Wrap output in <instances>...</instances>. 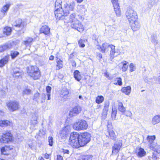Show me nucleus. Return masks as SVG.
Instances as JSON below:
<instances>
[{"label": "nucleus", "mask_w": 160, "mask_h": 160, "mask_svg": "<svg viewBox=\"0 0 160 160\" xmlns=\"http://www.w3.org/2000/svg\"><path fill=\"white\" fill-rule=\"evenodd\" d=\"M61 0H56L55 3L54 14L57 19H64L62 15L63 9L62 7Z\"/></svg>", "instance_id": "obj_1"}, {"label": "nucleus", "mask_w": 160, "mask_h": 160, "mask_svg": "<svg viewBox=\"0 0 160 160\" xmlns=\"http://www.w3.org/2000/svg\"><path fill=\"white\" fill-rule=\"evenodd\" d=\"M27 72L28 75L34 80L39 79L41 76L40 70L37 67L31 66L28 67Z\"/></svg>", "instance_id": "obj_2"}, {"label": "nucleus", "mask_w": 160, "mask_h": 160, "mask_svg": "<svg viewBox=\"0 0 160 160\" xmlns=\"http://www.w3.org/2000/svg\"><path fill=\"white\" fill-rule=\"evenodd\" d=\"M80 135L76 132H73L70 134L69 142L73 148H78L80 147L79 139Z\"/></svg>", "instance_id": "obj_3"}, {"label": "nucleus", "mask_w": 160, "mask_h": 160, "mask_svg": "<svg viewBox=\"0 0 160 160\" xmlns=\"http://www.w3.org/2000/svg\"><path fill=\"white\" fill-rule=\"evenodd\" d=\"M91 134L88 132H85L81 133L79 139L80 147L83 146L88 143L91 140Z\"/></svg>", "instance_id": "obj_4"}, {"label": "nucleus", "mask_w": 160, "mask_h": 160, "mask_svg": "<svg viewBox=\"0 0 160 160\" xmlns=\"http://www.w3.org/2000/svg\"><path fill=\"white\" fill-rule=\"evenodd\" d=\"M88 127V125L87 122L83 119L79 120L73 125V128L78 131L86 130Z\"/></svg>", "instance_id": "obj_5"}, {"label": "nucleus", "mask_w": 160, "mask_h": 160, "mask_svg": "<svg viewBox=\"0 0 160 160\" xmlns=\"http://www.w3.org/2000/svg\"><path fill=\"white\" fill-rule=\"evenodd\" d=\"M125 14L129 22H131L132 21L137 20L138 18V15L136 12L132 8H128Z\"/></svg>", "instance_id": "obj_6"}, {"label": "nucleus", "mask_w": 160, "mask_h": 160, "mask_svg": "<svg viewBox=\"0 0 160 160\" xmlns=\"http://www.w3.org/2000/svg\"><path fill=\"white\" fill-rule=\"evenodd\" d=\"M75 6L74 2H72L69 4L66 3L64 5L62 15H64L63 18L65 19V17L68 15L69 13V10L72 11Z\"/></svg>", "instance_id": "obj_7"}, {"label": "nucleus", "mask_w": 160, "mask_h": 160, "mask_svg": "<svg viewBox=\"0 0 160 160\" xmlns=\"http://www.w3.org/2000/svg\"><path fill=\"white\" fill-rule=\"evenodd\" d=\"M8 110L12 112H14L18 110L20 107L19 102L16 101H10L7 103Z\"/></svg>", "instance_id": "obj_8"}, {"label": "nucleus", "mask_w": 160, "mask_h": 160, "mask_svg": "<svg viewBox=\"0 0 160 160\" xmlns=\"http://www.w3.org/2000/svg\"><path fill=\"white\" fill-rule=\"evenodd\" d=\"M46 95L45 94L42 93L40 94L37 92L35 93L33 97V99L36 101L38 103H42L45 102Z\"/></svg>", "instance_id": "obj_9"}, {"label": "nucleus", "mask_w": 160, "mask_h": 160, "mask_svg": "<svg viewBox=\"0 0 160 160\" xmlns=\"http://www.w3.org/2000/svg\"><path fill=\"white\" fill-rule=\"evenodd\" d=\"M12 25L16 27L22 29L23 33L24 32V28L26 25V23L22 21V19L19 18L16 20L12 24Z\"/></svg>", "instance_id": "obj_10"}, {"label": "nucleus", "mask_w": 160, "mask_h": 160, "mask_svg": "<svg viewBox=\"0 0 160 160\" xmlns=\"http://www.w3.org/2000/svg\"><path fill=\"white\" fill-rule=\"evenodd\" d=\"M12 135L11 133L9 132L3 133L0 139V141L3 143H8L12 140Z\"/></svg>", "instance_id": "obj_11"}, {"label": "nucleus", "mask_w": 160, "mask_h": 160, "mask_svg": "<svg viewBox=\"0 0 160 160\" xmlns=\"http://www.w3.org/2000/svg\"><path fill=\"white\" fill-rule=\"evenodd\" d=\"M72 28L77 30L80 32H82L84 30V27L78 20H76L74 22L72 23L71 25Z\"/></svg>", "instance_id": "obj_12"}, {"label": "nucleus", "mask_w": 160, "mask_h": 160, "mask_svg": "<svg viewBox=\"0 0 160 160\" xmlns=\"http://www.w3.org/2000/svg\"><path fill=\"white\" fill-rule=\"evenodd\" d=\"M112 2L117 16H120L121 15V12L118 0H112Z\"/></svg>", "instance_id": "obj_13"}, {"label": "nucleus", "mask_w": 160, "mask_h": 160, "mask_svg": "<svg viewBox=\"0 0 160 160\" xmlns=\"http://www.w3.org/2000/svg\"><path fill=\"white\" fill-rule=\"evenodd\" d=\"M68 94V90L66 88H63L61 91L60 94V96L62 98V100L64 101L68 99L69 97Z\"/></svg>", "instance_id": "obj_14"}, {"label": "nucleus", "mask_w": 160, "mask_h": 160, "mask_svg": "<svg viewBox=\"0 0 160 160\" xmlns=\"http://www.w3.org/2000/svg\"><path fill=\"white\" fill-rule=\"evenodd\" d=\"M122 146V141L119 140L116 142L112 146V153H117L119 151Z\"/></svg>", "instance_id": "obj_15"}, {"label": "nucleus", "mask_w": 160, "mask_h": 160, "mask_svg": "<svg viewBox=\"0 0 160 160\" xmlns=\"http://www.w3.org/2000/svg\"><path fill=\"white\" fill-rule=\"evenodd\" d=\"M81 111V108L79 106H76L70 111L69 115L70 117L76 116L79 114Z\"/></svg>", "instance_id": "obj_16"}, {"label": "nucleus", "mask_w": 160, "mask_h": 160, "mask_svg": "<svg viewBox=\"0 0 160 160\" xmlns=\"http://www.w3.org/2000/svg\"><path fill=\"white\" fill-rule=\"evenodd\" d=\"M131 28L133 31L138 30L140 27V25L138 21L135 20L132 21L131 22H130Z\"/></svg>", "instance_id": "obj_17"}, {"label": "nucleus", "mask_w": 160, "mask_h": 160, "mask_svg": "<svg viewBox=\"0 0 160 160\" xmlns=\"http://www.w3.org/2000/svg\"><path fill=\"white\" fill-rule=\"evenodd\" d=\"M40 32L41 33L49 35L50 33V28L47 26H43L40 28Z\"/></svg>", "instance_id": "obj_18"}, {"label": "nucleus", "mask_w": 160, "mask_h": 160, "mask_svg": "<svg viewBox=\"0 0 160 160\" xmlns=\"http://www.w3.org/2000/svg\"><path fill=\"white\" fill-rule=\"evenodd\" d=\"M110 45L108 43H104L102 44V47L99 46L97 48L98 49H101L100 51L104 53L108 51V48L110 47Z\"/></svg>", "instance_id": "obj_19"}, {"label": "nucleus", "mask_w": 160, "mask_h": 160, "mask_svg": "<svg viewBox=\"0 0 160 160\" xmlns=\"http://www.w3.org/2000/svg\"><path fill=\"white\" fill-rule=\"evenodd\" d=\"M70 129H68V127H66L61 131L59 137L62 139H64L66 137V135L68 134L67 132L69 131Z\"/></svg>", "instance_id": "obj_20"}, {"label": "nucleus", "mask_w": 160, "mask_h": 160, "mask_svg": "<svg viewBox=\"0 0 160 160\" xmlns=\"http://www.w3.org/2000/svg\"><path fill=\"white\" fill-rule=\"evenodd\" d=\"M108 132L109 135V138L114 141H115L116 139L117 136L112 129L108 128Z\"/></svg>", "instance_id": "obj_21"}, {"label": "nucleus", "mask_w": 160, "mask_h": 160, "mask_svg": "<svg viewBox=\"0 0 160 160\" xmlns=\"http://www.w3.org/2000/svg\"><path fill=\"white\" fill-rule=\"evenodd\" d=\"M10 5L11 4L10 3H8L4 5L2 7L1 10V12L2 13V18L6 15L5 14L9 9Z\"/></svg>", "instance_id": "obj_22"}, {"label": "nucleus", "mask_w": 160, "mask_h": 160, "mask_svg": "<svg viewBox=\"0 0 160 160\" xmlns=\"http://www.w3.org/2000/svg\"><path fill=\"white\" fill-rule=\"evenodd\" d=\"M12 72L13 77L16 78H18L22 74V72L19 69L16 68H14L12 70Z\"/></svg>", "instance_id": "obj_23"}, {"label": "nucleus", "mask_w": 160, "mask_h": 160, "mask_svg": "<svg viewBox=\"0 0 160 160\" xmlns=\"http://www.w3.org/2000/svg\"><path fill=\"white\" fill-rule=\"evenodd\" d=\"M136 153L138 157H142L145 155L146 152L143 148H140L138 149H137Z\"/></svg>", "instance_id": "obj_24"}, {"label": "nucleus", "mask_w": 160, "mask_h": 160, "mask_svg": "<svg viewBox=\"0 0 160 160\" xmlns=\"http://www.w3.org/2000/svg\"><path fill=\"white\" fill-rule=\"evenodd\" d=\"M9 56L7 55L0 60V67H2L8 62Z\"/></svg>", "instance_id": "obj_25"}, {"label": "nucleus", "mask_w": 160, "mask_h": 160, "mask_svg": "<svg viewBox=\"0 0 160 160\" xmlns=\"http://www.w3.org/2000/svg\"><path fill=\"white\" fill-rule=\"evenodd\" d=\"M111 48L110 50V59L111 61L114 58V57L115 54L116 52L115 50V46L112 44L110 45V47Z\"/></svg>", "instance_id": "obj_26"}, {"label": "nucleus", "mask_w": 160, "mask_h": 160, "mask_svg": "<svg viewBox=\"0 0 160 160\" xmlns=\"http://www.w3.org/2000/svg\"><path fill=\"white\" fill-rule=\"evenodd\" d=\"M12 46L11 45L10 43H8L5 45L0 46V53L11 48Z\"/></svg>", "instance_id": "obj_27"}, {"label": "nucleus", "mask_w": 160, "mask_h": 160, "mask_svg": "<svg viewBox=\"0 0 160 160\" xmlns=\"http://www.w3.org/2000/svg\"><path fill=\"white\" fill-rule=\"evenodd\" d=\"M74 77L75 80L78 81H80L82 77L80 72L78 70H76L74 72Z\"/></svg>", "instance_id": "obj_28"}, {"label": "nucleus", "mask_w": 160, "mask_h": 160, "mask_svg": "<svg viewBox=\"0 0 160 160\" xmlns=\"http://www.w3.org/2000/svg\"><path fill=\"white\" fill-rule=\"evenodd\" d=\"M160 122V115H156L152 118V123L153 125H155Z\"/></svg>", "instance_id": "obj_29"}, {"label": "nucleus", "mask_w": 160, "mask_h": 160, "mask_svg": "<svg viewBox=\"0 0 160 160\" xmlns=\"http://www.w3.org/2000/svg\"><path fill=\"white\" fill-rule=\"evenodd\" d=\"M131 88L130 86H128L126 87L123 88L121 90V91L126 94L129 95L131 91Z\"/></svg>", "instance_id": "obj_30"}, {"label": "nucleus", "mask_w": 160, "mask_h": 160, "mask_svg": "<svg viewBox=\"0 0 160 160\" xmlns=\"http://www.w3.org/2000/svg\"><path fill=\"white\" fill-rule=\"evenodd\" d=\"M78 11L81 15L83 16L85 14V13L86 12L87 9L85 8L84 5H82L79 7Z\"/></svg>", "instance_id": "obj_31"}, {"label": "nucleus", "mask_w": 160, "mask_h": 160, "mask_svg": "<svg viewBox=\"0 0 160 160\" xmlns=\"http://www.w3.org/2000/svg\"><path fill=\"white\" fill-rule=\"evenodd\" d=\"M33 40V39L32 38L27 37L26 38L25 40L23 41V43L26 46H28L31 44Z\"/></svg>", "instance_id": "obj_32"}, {"label": "nucleus", "mask_w": 160, "mask_h": 160, "mask_svg": "<svg viewBox=\"0 0 160 160\" xmlns=\"http://www.w3.org/2000/svg\"><path fill=\"white\" fill-rule=\"evenodd\" d=\"M159 0H148V6L149 8H151L154 5L159 2Z\"/></svg>", "instance_id": "obj_33"}, {"label": "nucleus", "mask_w": 160, "mask_h": 160, "mask_svg": "<svg viewBox=\"0 0 160 160\" xmlns=\"http://www.w3.org/2000/svg\"><path fill=\"white\" fill-rule=\"evenodd\" d=\"M118 109L122 113H124L126 111V108L123 106V104L122 102H118Z\"/></svg>", "instance_id": "obj_34"}, {"label": "nucleus", "mask_w": 160, "mask_h": 160, "mask_svg": "<svg viewBox=\"0 0 160 160\" xmlns=\"http://www.w3.org/2000/svg\"><path fill=\"white\" fill-rule=\"evenodd\" d=\"M156 138V137L155 135L148 136L147 138V140L150 143V147H152L151 144H154L153 142Z\"/></svg>", "instance_id": "obj_35"}, {"label": "nucleus", "mask_w": 160, "mask_h": 160, "mask_svg": "<svg viewBox=\"0 0 160 160\" xmlns=\"http://www.w3.org/2000/svg\"><path fill=\"white\" fill-rule=\"evenodd\" d=\"M11 149L9 148V146H5L4 147H3L1 149V153L5 155H8V153L7 152V151Z\"/></svg>", "instance_id": "obj_36"}, {"label": "nucleus", "mask_w": 160, "mask_h": 160, "mask_svg": "<svg viewBox=\"0 0 160 160\" xmlns=\"http://www.w3.org/2000/svg\"><path fill=\"white\" fill-rule=\"evenodd\" d=\"M11 29L10 28L7 27L4 28L3 30V33L4 34L7 36L9 35L11 32Z\"/></svg>", "instance_id": "obj_37"}, {"label": "nucleus", "mask_w": 160, "mask_h": 160, "mask_svg": "<svg viewBox=\"0 0 160 160\" xmlns=\"http://www.w3.org/2000/svg\"><path fill=\"white\" fill-rule=\"evenodd\" d=\"M37 117L35 114H33L32 115V118L31 120V123L33 125H36L38 123L37 120Z\"/></svg>", "instance_id": "obj_38"}, {"label": "nucleus", "mask_w": 160, "mask_h": 160, "mask_svg": "<svg viewBox=\"0 0 160 160\" xmlns=\"http://www.w3.org/2000/svg\"><path fill=\"white\" fill-rule=\"evenodd\" d=\"M104 98L102 96H98L96 98L95 102L98 104L102 103L104 101Z\"/></svg>", "instance_id": "obj_39"}, {"label": "nucleus", "mask_w": 160, "mask_h": 160, "mask_svg": "<svg viewBox=\"0 0 160 160\" xmlns=\"http://www.w3.org/2000/svg\"><path fill=\"white\" fill-rule=\"evenodd\" d=\"M10 123V122L7 120L0 121V126L1 127H6L8 126Z\"/></svg>", "instance_id": "obj_40"}, {"label": "nucleus", "mask_w": 160, "mask_h": 160, "mask_svg": "<svg viewBox=\"0 0 160 160\" xmlns=\"http://www.w3.org/2000/svg\"><path fill=\"white\" fill-rule=\"evenodd\" d=\"M75 16L76 14L75 13H72L70 15L69 19V22L72 23L76 21V20H78L75 18Z\"/></svg>", "instance_id": "obj_41"}, {"label": "nucleus", "mask_w": 160, "mask_h": 160, "mask_svg": "<svg viewBox=\"0 0 160 160\" xmlns=\"http://www.w3.org/2000/svg\"><path fill=\"white\" fill-rule=\"evenodd\" d=\"M157 144V143L156 144ZM152 147L154 149V150L156 151L158 153L160 154V146L155 145L154 144H151Z\"/></svg>", "instance_id": "obj_42"}, {"label": "nucleus", "mask_w": 160, "mask_h": 160, "mask_svg": "<svg viewBox=\"0 0 160 160\" xmlns=\"http://www.w3.org/2000/svg\"><path fill=\"white\" fill-rule=\"evenodd\" d=\"M122 70L123 72H125L128 69V62L124 61V62H122Z\"/></svg>", "instance_id": "obj_43"}, {"label": "nucleus", "mask_w": 160, "mask_h": 160, "mask_svg": "<svg viewBox=\"0 0 160 160\" xmlns=\"http://www.w3.org/2000/svg\"><path fill=\"white\" fill-rule=\"evenodd\" d=\"M19 54V52L17 51H12L10 53V55L12 59L16 58Z\"/></svg>", "instance_id": "obj_44"}, {"label": "nucleus", "mask_w": 160, "mask_h": 160, "mask_svg": "<svg viewBox=\"0 0 160 160\" xmlns=\"http://www.w3.org/2000/svg\"><path fill=\"white\" fill-rule=\"evenodd\" d=\"M57 66L58 68V69H60L62 67L63 64L62 60L60 58H58L57 60Z\"/></svg>", "instance_id": "obj_45"}, {"label": "nucleus", "mask_w": 160, "mask_h": 160, "mask_svg": "<svg viewBox=\"0 0 160 160\" xmlns=\"http://www.w3.org/2000/svg\"><path fill=\"white\" fill-rule=\"evenodd\" d=\"M115 81H117V82H114V84L118 85L119 86H121L122 85V79L121 78H116Z\"/></svg>", "instance_id": "obj_46"}, {"label": "nucleus", "mask_w": 160, "mask_h": 160, "mask_svg": "<svg viewBox=\"0 0 160 160\" xmlns=\"http://www.w3.org/2000/svg\"><path fill=\"white\" fill-rule=\"evenodd\" d=\"M151 42L154 44H157L158 43V41L157 40V37L154 35H152L151 37Z\"/></svg>", "instance_id": "obj_47"}, {"label": "nucleus", "mask_w": 160, "mask_h": 160, "mask_svg": "<svg viewBox=\"0 0 160 160\" xmlns=\"http://www.w3.org/2000/svg\"><path fill=\"white\" fill-rule=\"evenodd\" d=\"M117 113V110L115 109H113L112 108V118L113 119H115Z\"/></svg>", "instance_id": "obj_48"}, {"label": "nucleus", "mask_w": 160, "mask_h": 160, "mask_svg": "<svg viewBox=\"0 0 160 160\" xmlns=\"http://www.w3.org/2000/svg\"><path fill=\"white\" fill-rule=\"evenodd\" d=\"M31 93V90L29 89L26 88L23 91L22 93L24 95H29Z\"/></svg>", "instance_id": "obj_49"}, {"label": "nucleus", "mask_w": 160, "mask_h": 160, "mask_svg": "<svg viewBox=\"0 0 160 160\" xmlns=\"http://www.w3.org/2000/svg\"><path fill=\"white\" fill-rule=\"evenodd\" d=\"M82 158L84 160H92V155H88L83 156Z\"/></svg>", "instance_id": "obj_50"}, {"label": "nucleus", "mask_w": 160, "mask_h": 160, "mask_svg": "<svg viewBox=\"0 0 160 160\" xmlns=\"http://www.w3.org/2000/svg\"><path fill=\"white\" fill-rule=\"evenodd\" d=\"M85 41L82 39L78 41V44L80 47L81 48H83L85 47V45L84 44Z\"/></svg>", "instance_id": "obj_51"}, {"label": "nucleus", "mask_w": 160, "mask_h": 160, "mask_svg": "<svg viewBox=\"0 0 160 160\" xmlns=\"http://www.w3.org/2000/svg\"><path fill=\"white\" fill-rule=\"evenodd\" d=\"M129 68H130V71L131 72L134 71L136 69L135 66L132 63L130 64Z\"/></svg>", "instance_id": "obj_52"}, {"label": "nucleus", "mask_w": 160, "mask_h": 160, "mask_svg": "<svg viewBox=\"0 0 160 160\" xmlns=\"http://www.w3.org/2000/svg\"><path fill=\"white\" fill-rule=\"evenodd\" d=\"M49 145L51 146L53 144V138L52 137L49 136L48 138Z\"/></svg>", "instance_id": "obj_53"}, {"label": "nucleus", "mask_w": 160, "mask_h": 160, "mask_svg": "<svg viewBox=\"0 0 160 160\" xmlns=\"http://www.w3.org/2000/svg\"><path fill=\"white\" fill-rule=\"evenodd\" d=\"M123 114H124L126 116L128 117H131L132 115L131 112L129 111H125V112Z\"/></svg>", "instance_id": "obj_54"}, {"label": "nucleus", "mask_w": 160, "mask_h": 160, "mask_svg": "<svg viewBox=\"0 0 160 160\" xmlns=\"http://www.w3.org/2000/svg\"><path fill=\"white\" fill-rule=\"evenodd\" d=\"M74 53L73 52L71 54L69 57L68 60L69 61L73 60V59L74 58Z\"/></svg>", "instance_id": "obj_55"}, {"label": "nucleus", "mask_w": 160, "mask_h": 160, "mask_svg": "<svg viewBox=\"0 0 160 160\" xmlns=\"http://www.w3.org/2000/svg\"><path fill=\"white\" fill-rule=\"evenodd\" d=\"M98 36L96 34H93L92 37L93 40H95V41L97 42V43H98Z\"/></svg>", "instance_id": "obj_56"}, {"label": "nucleus", "mask_w": 160, "mask_h": 160, "mask_svg": "<svg viewBox=\"0 0 160 160\" xmlns=\"http://www.w3.org/2000/svg\"><path fill=\"white\" fill-rule=\"evenodd\" d=\"M46 89L47 93H50L51 90V88L50 86H47L46 88Z\"/></svg>", "instance_id": "obj_57"}, {"label": "nucleus", "mask_w": 160, "mask_h": 160, "mask_svg": "<svg viewBox=\"0 0 160 160\" xmlns=\"http://www.w3.org/2000/svg\"><path fill=\"white\" fill-rule=\"evenodd\" d=\"M108 110V108L104 107L103 109V113L107 115V112Z\"/></svg>", "instance_id": "obj_58"}, {"label": "nucleus", "mask_w": 160, "mask_h": 160, "mask_svg": "<svg viewBox=\"0 0 160 160\" xmlns=\"http://www.w3.org/2000/svg\"><path fill=\"white\" fill-rule=\"evenodd\" d=\"M70 61L72 63V66H73V67H76V63L74 61L72 60Z\"/></svg>", "instance_id": "obj_59"}, {"label": "nucleus", "mask_w": 160, "mask_h": 160, "mask_svg": "<svg viewBox=\"0 0 160 160\" xmlns=\"http://www.w3.org/2000/svg\"><path fill=\"white\" fill-rule=\"evenodd\" d=\"M109 103L108 102H105V105L104 107L108 108L109 106Z\"/></svg>", "instance_id": "obj_60"}, {"label": "nucleus", "mask_w": 160, "mask_h": 160, "mask_svg": "<svg viewBox=\"0 0 160 160\" xmlns=\"http://www.w3.org/2000/svg\"><path fill=\"white\" fill-rule=\"evenodd\" d=\"M97 57L99 59H101L102 58V55L101 53H97Z\"/></svg>", "instance_id": "obj_61"}, {"label": "nucleus", "mask_w": 160, "mask_h": 160, "mask_svg": "<svg viewBox=\"0 0 160 160\" xmlns=\"http://www.w3.org/2000/svg\"><path fill=\"white\" fill-rule=\"evenodd\" d=\"M57 160H63V158L60 155H58L57 157Z\"/></svg>", "instance_id": "obj_62"}, {"label": "nucleus", "mask_w": 160, "mask_h": 160, "mask_svg": "<svg viewBox=\"0 0 160 160\" xmlns=\"http://www.w3.org/2000/svg\"><path fill=\"white\" fill-rule=\"evenodd\" d=\"M63 152L64 154H69V151L68 149H63Z\"/></svg>", "instance_id": "obj_63"}, {"label": "nucleus", "mask_w": 160, "mask_h": 160, "mask_svg": "<svg viewBox=\"0 0 160 160\" xmlns=\"http://www.w3.org/2000/svg\"><path fill=\"white\" fill-rule=\"evenodd\" d=\"M47 97H48V100H50V99H51V98H50V96H51L50 93H47Z\"/></svg>", "instance_id": "obj_64"}]
</instances>
